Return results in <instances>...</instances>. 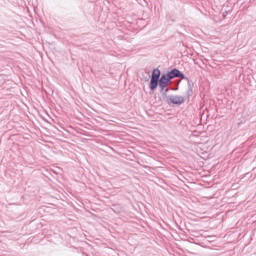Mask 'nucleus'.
Masks as SVG:
<instances>
[{
    "mask_svg": "<svg viewBox=\"0 0 256 256\" xmlns=\"http://www.w3.org/2000/svg\"><path fill=\"white\" fill-rule=\"evenodd\" d=\"M164 76H165V78L171 83V80L172 79H174L173 78V75L170 73V72H168V73H166V74H163Z\"/></svg>",
    "mask_w": 256,
    "mask_h": 256,
    "instance_id": "obj_6",
    "label": "nucleus"
},
{
    "mask_svg": "<svg viewBox=\"0 0 256 256\" xmlns=\"http://www.w3.org/2000/svg\"><path fill=\"white\" fill-rule=\"evenodd\" d=\"M161 78V70H159L158 68H155L152 71V76L150 79V83H149V89H151V91H155V89H157V87H159V79Z\"/></svg>",
    "mask_w": 256,
    "mask_h": 256,
    "instance_id": "obj_1",
    "label": "nucleus"
},
{
    "mask_svg": "<svg viewBox=\"0 0 256 256\" xmlns=\"http://www.w3.org/2000/svg\"><path fill=\"white\" fill-rule=\"evenodd\" d=\"M178 78L183 79L184 81L188 82V97H191L193 95V87L191 86V81L183 74L181 71L178 73Z\"/></svg>",
    "mask_w": 256,
    "mask_h": 256,
    "instance_id": "obj_3",
    "label": "nucleus"
},
{
    "mask_svg": "<svg viewBox=\"0 0 256 256\" xmlns=\"http://www.w3.org/2000/svg\"><path fill=\"white\" fill-rule=\"evenodd\" d=\"M168 105H183L185 103V97L170 95L167 98Z\"/></svg>",
    "mask_w": 256,
    "mask_h": 256,
    "instance_id": "obj_2",
    "label": "nucleus"
},
{
    "mask_svg": "<svg viewBox=\"0 0 256 256\" xmlns=\"http://www.w3.org/2000/svg\"><path fill=\"white\" fill-rule=\"evenodd\" d=\"M164 92H165V93H168V92H169V88H165V89H164Z\"/></svg>",
    "mask_w": 256,
    "mask_h": 256,
    "instance_id": "obj_7",
    "label": "nucleus"
},
{
    "mask_svg": "<svg viewBox=\"0 0 256 256\" xmlns=\"http://www.w3.org/2000/svg\"><path fill=\"white\" fill-rule=\"evenodd\" d=\"M169 83L170 82L168 81V79L162 74L161 77L159 78V87L161 91L167 89Z\"/></svg>",
    "mask_w": 256,
    "mask_h": 256,
    "instance_id": "obj_4",
    "label": "nucleus"
},
{
    "mask_svg": "<svg viewBox=\"0 0 256 256\" xmlns=\"http://www.w3.org/2000/svg\"><path fill=\"white\" fill-rule=\"evenodd\" d=\"M179 72H180L179 69L174 68L169 73H170V75H172V77L174 79H177V78H179Z\"/></svg>",
    "mask_w": 256,
    "mask_h": 256,
    "instance_id": "obj_5",
    "label": "nucleus"
}]
</instances>
